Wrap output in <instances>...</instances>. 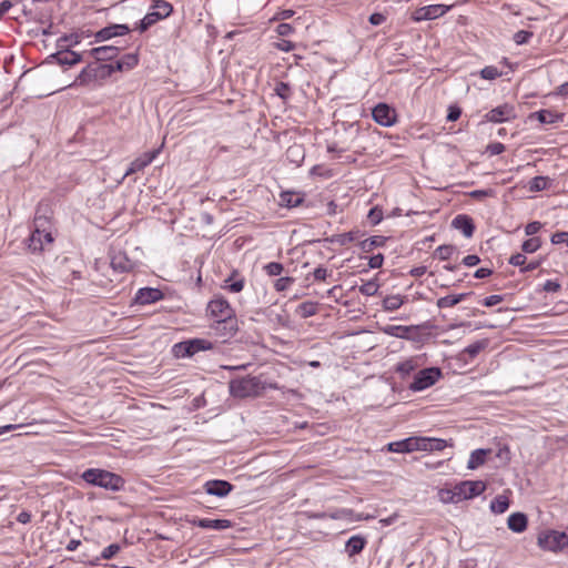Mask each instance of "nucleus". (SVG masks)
Listing matches in <instances>:
<instances>
[{"label": "nucleus", "mask_w": 568, "mask_h": 568, "mask_svg": "<svg viewBox=\"0 0 568 568\" xmlns=\"http://www.w3.org/2000/svg\"><path fill=\"white\" fill-rule=\"evenodd\" d=\"M81 478L89 485L114 493L122 490L125 485V480L120 475L100 468H89L84 470Z\"/></svg>", "instance_id": "obj_1"}, {"label": "nucleus", "mask_w": 568, "mask_h": 568, "mask_svg": "<svg viewBox=\"0 0 568 568\" xmlns=\"http://www.w3.org/2000/svg\"><path fill=\"white\" fill-rule=\"evenodd\" d=\"M33 231L30 234L28 247L31 252H41L47 244L53 242L50 231V221L43 215L37 213L33 221Z\"/></svg>", "instance_id": "obj_2"}, {"label": "nucleus", "mask_w": 568, "mask_h": 568, "mask_svg": "<svg viewBox=\"0 0 568 568\" xmlns=\"http://www.w3.org/2000/svg\"><path fill=\"white\" fill-rule=\"evenodd\" d=\"M486 490L483 480H464L456 484L452 489H446L452 503H459L481 495Z\"/></svg>", "instance_id": "obj_3"}, {"label": "nucleus", "mask_w": 568, "mask_h": 568, "mask_svg": "<svg viewBox=\"0 0 568 568\" xmlns=\"http://www.w3.org/2000/svg\"><path fill=\"white\" fill-rule=\"evenodd\" d=\"M114 73L112 63H101L94 61L89 63L77 77L73 84L87 85L92 81L105 80Z\"/></svg>", "instance_id": "obj_4"}, {"label": "nucleus", "mask_w": 568, "mask_h": 568, "mask_svg": "<svg viewBox=\"0 0 568 568\" xmlns=\"http://www.w3.org/2000/svg\"><path fill=\"white\" fill-rule=\"evenodd\" d=\"M230 393L234 397L245 398L257 396L263 389L264 385L258 377H244L232 379L229 383Z\"/></svg>", "instance_id": "obj_5"}, {"label": "nucleus", "mask_w": 568, "mask_h": 568, "mask_svg": "<svg viewBox=\"0 0 568 568\" xmlns=\"http://www.w3.org/2000/svg\"><path fill=\"white\" fill-rule=\"evenodd\" d=\"M564 531L558 530H546L538 535V546L548 551H567Z\"/></svg>", "instance_id": "obj_6"}, {"label": "nucleus", "mask_w": 568, "mask_h": 568, "mask_svg": "<svg viewBox=\"0 0 568 568\" xmlns=\"http://www.w3.org/2000/svg\"><path fill=\"white\" fill-rule=\"evenodd\" d=\"M213 348V344L204 338H193L176 343L173 346V354L176 357H191L194 354Z\"/></svg>", "instance_id": "obj_7"}, {"label": "nucleus", "mask_w": 568, "mask_h": 568, "mask_svg": "<svg viewBox=\"0 0 568 568\" xmlns=\"http://www.w3.org/2000/svg\"><path fill=\"white\" fill-rule=\"evenodd\" d=\"M440 376L442 372L437 367L424 368L414 376V381L409 385V389L413 392L424 390L433 386Z\"/></svg>", "instance_id": "obj_8"}, {"label": "nucleus", "mask_w": 568, "mask_h": 568, "mask_svg": "<svg viewBox=\"0 0 568 568\" xmlns=\"http://www.w3.org/2000/svg\"><path fill=\"white\" fill-rule=\"evenodd\" d=\"M206 311L216 320L235 317V312L223 296H215L207 304Z\"/></svg>", "instance_id": "obj_9"}, {"label": "nucleus", "mask_w": 568, "mask_h": 568, "mask_svg": "<svg viewBox=\"0 0 568 568\" xmlns=\"http://www.w3.org/2000/svg\"><path fill=\"white\" fill-rule=\"evenodd\" d=\"M450 6L446 4H430L416 9L412 18L414 21H427L435 20L439 17H443L448 10Z\"/></svg>", "instance_id": "obj_10"}, {"label": "nucleus", "mask_w": 568, "mask_h": 568, "mask_svg": "<svg viewBox=\"0 0 568 568\" xmlns=\"http://www.w3.org/2000/svg\"><path fill=\"white\" fill-rule=\"evenodd\" d=\"M373 119L383 126H392L396 122V112L386 103H378L372 111Z\"/></svg>", "instance_id": "obj_11"}, {"label": "nucleus", "mask_w": 568, "mask_h": 568, "mask_svg": "<svg viewBox=\"0 0 568 568\" xmlns=\"http://www.w3.org/2000/svg\"><path fill=\"white\" fill-rule=\"evenodd\" d=\"M212 329L222 338H231L239 331L237 318L235 316L226 320H216Z\"/></svg>", "instance_id": "obj_12"}, {"label": "nucleus", "mask_w": 568, "mask_h": 568, "mask_svg": "<svg viewBox=\"0 0 568 568\" xmlns=\"http://www.w3.org/2000/svg\"><path fill=\"white\" fill-rule=\"evenodd\" d=\"M203 488L209 495L225 497L232 491L233 485L226 480L214 479L206 481Z\"/></svg>", "instance_id": "obj_13"}, {"label": "nucleus", "mask_w": 568, "mask_h": 568, "mask_svg": "<svg viewBox=\"0 0 568 568\" xmlns=\"http://www.w3.org/2000/svg\"><path fill=\"white\" fill-rule=\"evenodd\" d=\"M130 28L126 24H111L95 33V41H106L113 37H122L130 32Z\"/></svg>", "instance_id": "obj_14"}, {"label": "nucleus", "mask_w": 568, "mask_h": 568, "mask_svg": "<svg viewBox=\"0 0 568 568\" xmlns=\"http://www.w3.org/2000/svg\"><path fill=\"white\" fill-rule=\"evenodd\" d=\"M514 116V108L509 104L499 105L485 114L486 121L495 123L505 122Z\"/></svg>", "instance_id": "obj_15"}, {"label": "nucleus", "mask_w": 568, "mask_h": 568, "mask_svg": "<svg viewBox=\"0 0 568 568\" xmlns=\"http://www.w3.org/2000/svg\"><path fill=\"white\" fill-rule=\"evenodd\" d=\"M159 151L154 150L151 152H146L142 154L141 156L136 158L134 161L130 163V166L124 173V178L129 176L131 174H134L136 172L142 171L144 168H146L149 164L153 162V160L156 158Z\"/></svg>", "instance_id": "obj_16"}, {"label": "nucleus", "mask_w": 568, "mask_h": 568, "mask_svg": "<svg viewBox=\"0 0 568 568\" xmlns=\"http://www.w3.org/2000/svg\"><path fill=\"white\" fill-rule=\"evenodd\" d=\"M111 266L114 271L130 272L134 267V262L128 257L125 252L114 251L111 254Z\"/></svg>", "instance_id": "obj_17"}, {"label": "nucleus", "mask_w": 568, "mask_h": 568, "mask_svg": "<svg viewBox=\"0 0 568 568\" xmlns=\"http://www.w3.org/2000/svg\"><path fill=\"white\" fill-rule=\"evenodd\" d=\"M392 453H413L418 450V437H408L403 440L393 442L387 445Z\"/></svg>", "instance_id": "obj_18"}, {"label": "nucleus", "mask_w": 568, "mask_h": 568, "mask_svg": "<svg viewBox=\"0 0 568 568\" xmlns=\"http://www.w3.org/2000/svg\"><path fill=\"white\" fill-rule=\"evenodd\" d=\"M120 49L114 45L97 47L88 51V54L95 59L98 62L109 61L119 54Z\"/></svg>", "instance_id": "obj_19"}, {"label": "nucleus", "mask_w": 568, "mask_h": 568, "mask_svg": "<svg viewBox=\"0 0 568 568\" xmlns=\"http://www.w3.org/2000/svg\"><path fill=\"white\" fill-rule=\"evenodd\" d=\"M163 298V293L153 287L140 288L135 295V302L140 305L155 303Z\"/></svg>", "instance_id": "obj_20"}, {"label": "nucleus", "mask_w": 568, "mask_h": 568, "mask_svg": "<svg viewBox=\"0 0 568 568\" xmlns=\"http://www.w3.org/2000/svg\"><path fill=\"white\" fill-rule=\"evenodd\" d=\"M448 446L442 438L418 437V450L420 452H440Z\"/></svg>", "instance_id": "obj_21"}, {"label": "nucleus", "mask_w": 568, "mask_h": 568, "mask_svg": "<svg viewBox=\"0 0 568 568\" xmlns=\"http://www.w3.org/2000/svg\"><path fill=\"white\" fill-rule=\"evenodd\" d=\"M193 525L201 527L203 529L225 530L232 527V521L227 519L201 518L194 520Z\"/></svg>", "instance_id": "obj_22"}, {"label": "nucleus", "mask_w": 568, "mask_h": 568, "mask_svg": "<svg viewBox=\"0 0 568 568\" xmlns=\"http://www.w3.org/2000/svg\"><path fill=\"white\" fill-rule=\"evenodd\" d=\"M452 225L455 229L462 231V233L466 237H470L473 235V233H474V230H475V225L473 223L471 217H469L468 215H465V214L457 215L453 220Z\"/></svg>", "instance_id": "obj_23"}, {"label": "nucleus", "mask_w": 568, "mask_h": 568, "mask_svg": "<svg viewBox=\"0 0 568 568\" xmlns=\"http://www.w3.org/2000/svg\"><path fill=\"white\" fill-rule=\"evenodd\" d=\"M51 58L61 65H74L82 60L81 54L71 50H61L52 54Z\"/></svg>", "instance_id": "obj_24"}, {"label": "nucleus", "mask_w": 568, "mask_h": 568, "mask_svg": "<svg viewBox=\"0 0 568 568\" xmlns=\"http://www.w3.org/2000/svg\"><path fill=\"white\" fill-rule=\"evenodd\" d=\"M527 523V516L523 513H514L507 519L508 528L518 534L526 530Z\"/></svg>", "instance_id": "obj_25"}, {"label": "nucleus", "mask_w": 568, "mask_h": 568, "mask_svg": "<svg viewBox=\"0 0 568 568\" xmlns=\"http://www.w3.org/2000/svg\"><path fill=\"white\" fill-rule=\"evenodd\" d=\"M530 119H537L542 124H552L558 121H561L564 115L559 113H555L551 110H540L534 112L529 115Z\"/></svg>", "instance_id": "obj_26"}, {"label": "nucleus", "mask_w": 568, "mask_h": 568, "mask_svg": "<svg viewBox=\"0 0 568 568\" xmlns=\"http://www.w3.org/2000/svg\"><path fill=\"white\" fill-rule=\"evenodd\" d=\"M139 62V57L136 53H128L123 55L120 60L113 63V69L115 71H123L133 69Z\"/></svg>", "instance_id": "obj_27"}, {"label": "nucleus", "mask_w": 568, "mask_h": 568, "mask_svg": "<svg viewBox=\"0 0 568 568\" xmlns=\"http://www.w3.org/2000/svg\"><path fill=\"white\" fill-rule=\"evenodd\" d=\"M303 200L304 197L302 194L290 191L282 192L280 195L281 205L290 209L301 205Z\"/></svg>", "instance_id": "obj_28"}, {"label": "nucleus", "mask_w": 568, "mask_h": 568, "mask_svg": "<svg viewBox=\"0 0 568 568\" xmlns=\"http://www.w3.org/2000/svg\"><path fill=\"white\" fill-rule=\"evenodd\" d=\"M470 293H460L456 295H447L437 300L436 305L438 308H448L457 305L464 301Z\"/></svg>", "instance_id": "obj_29"}, {"label": "nucleus", "mask_w": 568, "mask_h": 568, "mask_svg": "<svg viewBox=\"0 0 568 568\" xmlns=\"http://www.w3.org/2000/svg\"><path fill=\"white\" fill-rule=\"evenodd\" d=\"M366 545V540L362 536H352L346 542V551L348 556L359 554Z\"/></svg>", "instance_id": "obj_30"}, {"label": "nucleus", "mask_w": 568, "mask_h": 568, "mask_svg": "<svg viewBox=\"0 0 568 568\" xmlns=\"http://www.w3.org/2000/svg\"><path fill=\"white\" fill-rule=\"evenodd\" d=\"M488 453H489L488 449H481V448L471 452L469 459L467 462V468L476 469L479 466H481L485 463L486 456Z\"/></svg>", "instance_id": "obj_31"}, {"label": "nucleus", "mask_w": 568, "mask_h": 568, "mask_svg": "<svg viewBox=\"0 0 568 568\" xmlns=\"http://www.w3.org/2000/svg\"><path fill=\"white\" fill-rule=\"evenodd\" d=\"M164 19L155 11L148 12L144 18L136 24L135 29L140 32L146 31L150 27L155 24L158 21Z\"/></svg>", "instance_id": "obj_32"}, {"label": "nucleus", "mask_w": 568, "mask_h": 568, "mask_svg": "<svg viewBox=\"0 0 568 568\" xmlns=\"http://www.w3.org/2000/svg\"><path fill=\"white\" fill-rule=\"evenodd\" d=\"M237 275L236 272H233L232 275L224 281L225 285L223 287L232 293H240L244 287V278H235Z\"/></svg>", "instance_id": "obj_33"}, {"label": "nucleus", "mask_w": 568, "mask_h": 568, "mask_svg": "<svg viewBox=\"0 0 568 568\" xmlns=\"http://www.w3.org/2000/svg\"><path fill=\"white\" fill-rule=\"evenodd\" d=\"M508 507L509 499L504 495H498L490 501V510L495 514H504Z\"/></svg>", "instance_id": "obj_34"}, {"label": "nucleus", "mask_w": 568, "mask_h": 568, "mask_svg": "<svg viewBox=\"0 0 568 568\" xmlns=\"http://www.w3.org/2000/svg\"><path fill=\"white\" fill-rule=\"evenodd\" d=\"M405 302V297L400 295H389L383 300V308L388 312L398 310Z\"/></svg>", "instance_id": "obj_35"}, {"label": "nucleus", "mask_w": 568, "mask_h": 568, "mask_svg": "<svg viewBox=\"0 0 568 568\" xmlns=\"http://www.w3.org/2000/svg\"><path fill=\"white\" fill-rule=\"evenodd\" d=\"M488 346V339L477 341L467 347H465L464 353L467 354L470 358L476 357L483 349Z\"/></svg>", "instance_id": "obj_36"}, {"label": "nucleus", "mask_w": 568, "mask_h": 568, "mask_svg": "<svg viewBox=\"0 0 568 568\" xmlns=\"http://www.w3.org/2000/svg\"><path fill=\"white\" fill-rule=\"evenodd\" d=\"M152 9H153V11L158 12L159 14H161V17H163V18L169 17L172 13V11H173L172 4L169 3L165 0H156V1H154L153 6H152Z\"/></svg>", "instance_id": "obj_37"}, {"label": "nucleus", "mask_w": 568, "mask_h": 568, "mask_svg": "<svg viewBox=\"0 0 568 568\" xmlns=\"http://www.w3.org/2000/svg\"><path fill=\"white\" fill-rule=\"evenodd\" d=\"M297 312L303 318H307L316 314L317 305L313 302H304L298 305Z\"/></svg>", "instance_id": "obj_38"}, {"label": "nucleus", "mask_w": 568, "mask_h": 568, "mask_svg": "<svg viewBox=\"0 0 568 568\" xmlns=\"http://www.w3.org/2000/svg\"><path fill=\"white\" fill-rule=\"evenodd\" d=\"M357 234H358L357 231L356 232L351 231V232L337 234L332 239V242L337 243L339 245H347L348 243H352L355 240H357Z\"/></svg>", "instance_id": "obj_39"}, {"label": "nucleus", "mask_w": 568, "mask_h": 568, "mask_svg": "<svg viewBox=\"0 0 568 568\" xmlns=\"http://www.w3.org/2000/svg\"><path fill=\"white\" fill-rule=\"evenodd\" d=\"M417 367L416 362L413 358L406 359L402 363H399L396 367V372L402 375V377H405L409 375L413 371H415Z\"/></svg>", "instance_id": "obj_40"}, {"label": "nucleus", "mask_w": 568, "mask_h": 568, "mask_svg": "<svg viewBox=\"0 0 568 568\" xmlns=\"http://www.w3.org/2000/svg\"><path fill=\"white\" fill-rule=\"evenodd\" d=\"M548 182H549V179L546 178V176H535L530 182H529V190L531 192H539V191H542L545 189H547L548 186Z\"/></svg>", "instance_id": "obj_41"}, {"label": "nucleus", "mask_w": 568, "mask_h": 568, "mask_svg": "<svg viewBox=\"0 0 568 568\" xmlns=\"http://www.w3.org/2000/svg\"><path fill=\"white\" fill-rule=\"evenodd\" d=\"M409 329L410 328L408 326L393 325V326H388L387 328H385V333L390 336L405 338L407 336Z\"/></svg>", "instance_id": "obj_42"}, {"label": "nucleus", "mask_w": 568, "mask_h": 568, "mask_svg": "<svg viewBox=\"0 0 568 568\" xmlns=\"http://www.w3.org/2000/svg\"><path fill=\"white\" fill-rule=\"evenodd\" d=\"M541 245V241L539 237H531L526 240L523 245L521 250L524 253H535Z\"/></svg>", "instance_id": "obj_43"}, {"label": "nucleus", "mask_w": 568, "mask_h": 568, "mask_svg": "<svg viewBox=\"0 0 568 568\" xmlns=\"http://www.w3.org/2000/svg\"><path fill=\"white\" fill-rule=\"evenodd\" d=\"M358 291L365 296H374L378 291V284L375 281H367L358 287Z\"/></svg>", "instance_id": "obj_44"}, {"label": "nucleus", "mask_w": 568, "mask_h": 568, "mask_svg": "<svg viewBox=\"0 0 568 568\" xmlns=\"http://www.w3.org/2000/svg\"><path fill=\"white\" fill-rule=\"evenodd\" d=\"M353 517H354V511L348 508H342V509H338L328 515V518H331V519H344V520H348V521H353Z\"/></svg>", "instance_id": "obj_45"}, {"label": "nucleus", "mask_w": 568, "mask_h": 568, "mask_svg": "<svg viewBox=\"0 0 568 568\" xmlns=\"http://www.w3.org/2000/svg\"><path fill=\"white\" fill-rule=\"evenodd\" d=\"M501 72L494 65H487L480 70V77L485 80H495L501 77Z\"/></svg>", "instance_id": "obj_46"}, {"label": "nucleus", "mask_w": 568, "mask_h": 568, "mask_svg": "<svg viewBox=\"0 0 568 568\" xmlns=\"http://www.w3.org/2000/svg\"><path fill=\"white\" fill-rule=\"evenodd\" d=\"M455 252V247L453 245H440L436 248L435 255L439 260H448L453 253Z\"/></svg>", "instance_id": "obj_47"}, {"label": "nucleus", "mask_w": 568, "mask_h": 568, "mask_svg": "<svg viewBox=\"0 0 568 568\" xmlns=\"http://www.w3.org/2000/svg\"><path fill=\"white\" fill-rule=\"evenodd\" d=\"M294 281L295 280L290 276L280 277L275 281L274 288L277 292H283V291L287 290L294 283Z\"/></svg>", "instance_id": "obj_48"}, {"label": "nucleus", "mask_w": 568, "mask_h": 568, "mask_svg": "<svg viewBox=\"0 0 568 568\" xmlns=\"http://www.w3.org/2000/svg\"><path fill=\"white\" fill-rule=\"evenodd\" d=\"M381 244H382L381 237L379 236H373V237L364 240L361 243V247H362V250L364 252H371L374 247H376V246H378Z\"/></svg>", "instance_id": "obj_49"}, {"label": "nucleus", "mask_w": 568, "mask_h": 568, "mask_svg": "<svg viewBox=\"0 0 568 568\" xmlns=\"http://www.w3.org/2000/svg\"><path fill=\"white\" fill-rule=\"evenodd\" d=\"M264 270L267 275L277 276L283 272L284 267L281 263L271 262L264 266Z\"/></svg>", "instance_id": "obj_50"}, {"label": "nucleus", "mask_w": 568, "mask_h": 568, "mask_svg": "<svg viewBox=\"0 0 568 568\" xmlns=\"http://www.w3.org/2000/svg\"><path fill=\"white\" fill-rule=\"evenodd\" d=\"M120 549H121L120 545L111 544L102 550L101 558L109 560L112 557H114L120 551Z\"/></svg>", "instance_id": "obj_51"}, {"label": "nucleus", "mask_w": 568, "mask_h": 568, "mask_svg": "<svg viewBox=\"0 0 568 568\" xmlns=\"http://www.w3.org/2000/svg\"><path fill=\"white\" fill-rule=\"evenodd\" d=\"M531 37H532V32L526 31V30H519L514 34L513 39L516 44H524V43H527Z\"/></svg>", "instance_id": "obj_52"}, {"label": "nucleus", "mask_w": 568, "mask_h": 568, "mask_svg": "<svg viewBox=\"0 0 568 568\" xmlns=\"http://www.w3.org/2000/svg\"><path fill=\"white\" fill-rule=\"evenodd\" d=\"M81 41V38L79 34H69V36H64L62 37L60 40H59V45L61 48H63L64 45L62 44V42H65L68 45H77L79 44Z\"/></svg>", "instance_id": "obj_53"}, {"label": "nucleus", "mask_w": 568, "mask_h": 568, "mask_svg": "<svg viewBox=\"0 0 568 568\" xmlns=\"http://www.w3.org/2000/svg\"><path fill=\"white\" fill-rule=\"evenodd\" d=\"M505 151V145L500 142L490 143L486 148L489 155H498Z\"/></svg>", "instance_id": "obj_54"}, {"label": "nucleus", "mask_w": 568, "mask_h": 568, "mask_svg": "<svg viewBox=\"0 0 568 568\" xmlns=\"http://www.w3.org/2000/svg\"><path fill=\"white\" fill-rule=\"evenodd\" d=\"M287 156L292 158L293 161L297 162L298 158H301V159L304 158V154H303L301 146L294 145V146L288 148Z\"/></svg>", "instance_id": "obj_55"}, {"label": "nucleus", "mask_w": 568, "mask_h": 568, "mask_svg": "<svg viewBox=\"0 0 568 568\" xmlns=\"http://www.w3.org/2000/svg\"><path fill=\"white\" fill-rule=\"evenodd\" d=\"M275 92L282 99H286L290 92V85L285 82H278L275 87Z\"/></svg>", "instance_id": "obj_56"}, {"label": "nucleus", "mask_w": 568, "mask_h": 568, "mask_svg": "<svg viewBox=\"0 0 568 568\" xmlns=\"http://www.w3.org/2000/svg\"><path fill=\"white\" fill-rule=\"evenodd\" d=\"M550 241L552 244H568V232H556L552 234Z\"/></svg>", "instance_id": "obj_57"}, {"label": "nucleus", "mask_w": 568, "mask_h": 568, "mask_svg": "<svg viewBox=\"0 0 568 568\" xmlns=\"http://www.w3.org/2000/svg\"><path fill=\"white\" fill-rule=\"evenodd\" d=\"M561 288V285L558 281L548 280L544 283L542 290L545 292H558Z\"/></svg>", "instance_id": "obj_58"}, {"label": "nucleus", "mask_w": 568, "mask_h": 568, "mask_svg": "<svg viewBox=\"0 0 568 568\" xmlns=\"http://www.w3.org/2000/svg\"><path fill=\"white\" fill-rule=\"evenodd\" d=\"M525 263H526V256L521 253L514 254L509 258V264H511L514 266H520V268L524 267Z\"/></svg>", "instance_id": "obj_59"}, {"label": "nucleus", "mask_w": 568, "mask_h": 568, "mask_svg": "<svg viewBox=\"0 0 568 568\" xmlns=\"http://www.w3.org/2000/svg\"><path fill=\"white\" fill-rule=\"evenodd\" d=\"M368 21L373 26H381L386 21V16L381 12H375L369 16Z\"/></svg>", "instance_id": "obj_60"}, {"label": "nucleus", "mask_w": 568, "mask_h": 568, "mask_svg": "<svg viewBox=\"0 0 568 568\" xmlns=\"http://www.w3.org/2000/svg\"><path fill=\"white\" fill-rule=\"evenodd\" d=\"M462 114V110L456 105H450L448 108L447 121L454 122L459 119Z\"/></svg>", "instance_id": "obj_61"}, {"label": "nucleus", "mask_w": 568, "mask_h": 568, "mask_svg": "<svg viewBox=\"0 0 568 568\" xmlns=\"http://www.w3.org/2000/svg\"><path fill=\"white\" fill-rule=\"evenodd\" d=\"M294 31V28L290 23H280L276 28V32L282 36H290Z\"/></svg>", "instance_id": "obj_62"}, {"label": "nucleus", "mask_w": 568, "mask_h": 568, "mask_svg": "<svg viewBox=\"0 0 568 568\" xmlns=\"http://www.w3.org/2000/svg\"><path fill=\"white\" fill-rule=\"evenodd\" d=\"M384 262V256L382 254H376L369 257L368 265L371 268H379L382 267Z\"/></svg>", "instance_id": "obj_63"}, {"label": "nucleus", "mask_w": 568, "mask_h": 568, "mask_svg": "<svg viewBox=\"0 0 568 568\" xmlns=\"http://www.w3.org/2000/svg\"><path fill=\"white\" fill-rule=\"evenodd\" d=\"M540 229H541L540 222H537V221L530 222L526 225L525 233H526V235L531 236V235L536 234Z\"/></svg>", "instance_id": "obj_64"}]
</instances>
